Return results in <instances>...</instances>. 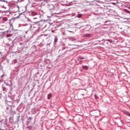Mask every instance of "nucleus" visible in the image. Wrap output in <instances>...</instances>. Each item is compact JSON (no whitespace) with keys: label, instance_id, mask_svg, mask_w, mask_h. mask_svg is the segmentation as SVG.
<instances>
[{"label":"nucleus","instance_id":"nucleus-1","mask_svg":"<svg viewBox=\"0 0 130 130\" xmlns=\"http://www.w3.org/2000/svg\"><path fill=\"white\" fill-rule=\"evenodd\" d=\"M28 21L29 22L30 29L31 30H40L39 24L38 22H32L30 19H28Z\"/></svg>","mask_w":130,"mask_h":130},{"label":"nucleus","instance_id":"nucleus-2","mask_svg":"<svg viewBox=\"0 0 130 130\" xmlns=\"http://www.w3.org/2000/svg\"><path fill=\"white\" fill-rule=\"evenodd\" d=\"M38 23L39 24L40 29H41V28H43L44 26V24H45V20H42L40 21H38Z\"/></svg>","mask_w":130,"mask_h":130},{"label":"nucleus","instance_id":"nucleus-3","mask_svg":"<svg viewBox=\"0 0 130 130\" xmlns=\"http://www.w3.org/2000/svg\"><path fill=\"white\" fill-rule=\"evenodd\" d=\"M9 32H11V31L8 30L6 31L3 32V35L5 36V37L8 38V37H11L12 36V35L11 34H9Z\"/></svg>","mask_w":130,"mask_h":130},{"label":"nucleus","instance_id":"nucleus-4","mask_svg":"<svg viewBox=\"0 0 130 130\" xmlns=\"http://www.w3.org/2000/svg\"><path fill=\"white\" fill-rule=\"evenodd\" d=\"M64 49H66V48H62L61 49H60L58 52L59 54H61V55H62V54H64V53H66V52H67V51H64Z\"/></svg>","mask_w":130,"mask_h":130},{"label":"nucleus","instance_id":"nucleus-5","mask_svg":"<svg viewBox=\"0 0 130 130\" xmlns=\"http://www.w3.org/2000/svg\"><path fill=\"white\" fill-rule=\"evenodd\" d=\"M31 16H36L35 18H34V19L39 18V16H40L39 14H37V13L34 11L31 12Z\"/></svg>","mask_w":130,"mask_h":130},{"label":"nucleus","instance_id":"nucleus-6","mask_svg":"<svg viewBox=\"0 0 130 130\" xmlns=\"http://www.w3.org/2000/svg\"><path fill=\"white\" fill-rule=\"evenodd\" d=\"M124 114H125V115H127V116H130V113L128 111H123Z\"/></svg>","mask_w":130,"mask_h":130},{"label":"nucleus","instance_id":"nucleus-7","mask_svg":"<svg viewBox=\"0 0 130 130\" xmlns=\"http://www.w3.org/2000/svg\"><path fill=\"white\" fill-rule=\"evenodd\" d=\"M69 40L70 41H76V39H75L74 37H70L69 38Z\"/></svg>","mask_w":130,"mask_h":130},{"label":"nucleus","instance_id":"nucleus-8","mask_svg":"<svg viewBox=\"0 0 130 130\" xmlns=\"http://www.w3.org/2000/svg\"><path fill=\"white\" fill-rule=\"evenodd\" d=\"M2 89H3V91H4V92H7V87H6V86H5V85L2 86Z\"/></svg>","mask_w":130,"mask_h":130},{"label":"nucleus","instance_id":"nucleus-9","mask_svg":"<svg viewBox=\"0 0 130 130\" xmlns=\"http://www.w3.org/2000/svg\"><path fill=\"white\" fill-rule=\"evenodd\" d=\"M9 24L10 26V27L13 28V23H12V21L11 20L9 21Z\"/></svg>","mask_w":130,"mask_h":130},{"label":"nucleus","instance_id":"nucleus-10","mask_svg":"<svg viewBox=\"0 0 130 130\" xmlns=\"http://www.w3.org/2000/svg\"><path fill=\"white\" fill-rule=\"evenodd\" d=\"M82 68L84 70H88L89 69V67L86 66H82Z\"/></svg>","mask_w":130,"mask_h":130},{"label":"nucleus","instance_id":"nucleus-11","mask_svg":"<svg viewBox=\"0 0 130 130\" xmlns=\"http://www.w3.org/2000/svg\"><path fill=\"white\" fill-rule=\"evenodd\" d=\"M82 15L81 14H79L76 16V18H82Z\"/></svg>","mask_w":130,"mask_h":130},{"label":"nucleus","instance_id":"nucleus-12","mask_svg":"<svg viewBox=\"0 0 130 130\" xmlns=\"http://www.w3.org/2000/svg\"><path fill=\"white\" fill-rule=\"evenodd\" d=\"M31 120H32V118L29 117L27 119V122H30V121H31Z\"/></svg>","mask_w":130,"mask_h":130},{"label":"nucleus","instance_id":"nucleus-13","mask_svg":"<svg viewBox=\"0 0 130 130\" xmlns=\"http://www.w3.org/2000/svg\"><path fill=\"white\" fill-rule=\"evenodd\" d=\"M0 2H2L3 3H6V4H8V2L6 0H0Z\"/></svg>","mask_w":130,"mask_h":130},{"label":"nucleus","instance_id":"nucleus-14","mask_svg":"<svg viewBox=\"0 0 130 130\" xmlns=\"http://www.w3.org/2000/svg\"><path fill=\"white\" fill-rule=\"evenodd\" d=\"M47 98L48 99H50V98H51V94H48Z\"/></svg>","mask_w":130,"mask_h":130},{"label":"nucleus","instance_id":"nucleus-15","mask_svg":"<svg viewBox=\"0 0 130 130\" xmlns=\"http://www.w3.org/2000/svg\"><path fill=\"white\" fill-rule=\"evenodd\" d=\"M31 112L33 113V114H35V113H36L35 109H32L31 110Z\"/></svg>","mask_w":130,"mask_h":130},{"label":"nucleus","instance_id":"nucleus-16","mask_svg":"<svg viewBox=\"0 0 130 130\" xmlns=\"http://www.w3.org/2000/svg\"><path fill=\"white\" fill-rule=\"evenodd\" d=\"M57 42V37H55L54 38V42Z\"/></svg>","mask_w":130,"mask_h":130},{"label":"nucleus","instance_id":"nucleus-17","mask_svg":"<svg viewBox=\"0 0 130 130\" xmlns=\"http://www.w3.org/2000/svg\"><path fill=\"white\" fill-rule=\"evenodd\" d=\"M106 41H109V42H110V43H112V41H111V40L107 39V40H106Z\"/></svg>","mask_w":130,"mask_h":130},{"label":"nucleus","instance_id":"nucleus-18","mask_svg":"<svg viewBox=\"0 0 130 130\" xmlns=\"http://www.w3.org/2000/svg\"><path fill=\"white\" fill-rule=\"evenodd\" d=\"M4 121V120H1L0 119V123H1V125H2V124H3V121Z\"/></svg>","mask_w":130,"mask_h":130},{"label":"nucleus","instance_id":"nucleus-19","mask_svg":"<svg viewBox=\"0 0 130 130\" xmlns=\"http://www.w3.org/2000/svg\"><path fill=\"white\" fill-rule=\"evenodd\" d=\"M3 66L2 65L0 66V70H3Z\"/></svg>","mask_w":130,"mask_h":130},{"label":"nucleus","instance_id":"nucleus-20","mask_svg":"<svg viewBox=\"0 0 130 130\" xmlns=\"http://www.w3.org/2000/svg\"><path fill=\"white\" fill-rule=\"evenodd\" d=\"M5 76H6V75L3 74L1 76V78H4V77H5Z\"/></svg>","mask_w":130,"mask_h":130},{"label":"nucleus","instance_id":"nucleus-21","mask_svg":"<svg viewBox=\"0 0 130 130\" xmlns=\"http://www.w3.org/2000/svg\"><path fill=\"white\" fill-rule=\"evenodd\" d=\"M13 61H14V62H17V59H14Z\"/></svg>","mask_w":130,"mask_h":130},{"label":"nucleus","instance_id":"nucleus-22","mask_svg":"<svg viewBox=\"0 0 130 130\" xmlns=\"http://www.w3.org/2000/svg\"><path fill=\"white\" fill-rule=\"evenodd\" d=\"M0 13H6V12L5 11H1Z\"/></svg>","mask_w":130,"mask_h":130},{"label":"nucleus","instance_id":"nucleus-23","mask_svg":"<svg viewBox=\"0 0 130 130\" xmlns=\"http://www.w3.org/2000/svg\"><path fill=\"white\" fill-rule=\"evenodd\" d=\"M5 84L6 85V86H10V85H9V84H7V83H5Z\"/></svg>","mask_w":130,"mask_h":130},{"label":"nucleus","instance_id":"nucleus-24","mask_svg":"<svg viewBox=\"0 0 130 130\" xmlns=\"http://www.w3.org/2000/svg\"><path fill=\"white\" fill-rule=\"evenodd\" d=\"M2 82H3V80H0V84H1V83H2Z\"/></svg>","mask_w":130,"mask_h":130},{"label":"nucleus","instance_id":"nucleus-25","mask_svg":"<svg viewBox=\"0 0 130 130\" xmlns=\"http://www.w3.org/2000/svg\"><path fill=\"white\" fill-rule=\"evenodd\" d=\"M62 35H66V33L62 32Z\"/></svg>","mask_w":130,"mask_h":130},{"label":"nucleus","instance_id":"nucleus-26","mask_svg":"<svg viewBox=\"0 0 130 130\" xmlns=\"http://www.w3.org/2000/svg\"><path fill=\"white\" fill-rule=\"evenodd\" d=\"M8 45H9V46H10L11 47H12V46H11V45H10V44H8Z\"/></svg>","mask_w":130,"mask_h":130},{"label":"nucleus","instance_id":"nucleus-27","mask_svg":"<svg viewBox=\"0 0 130 130\" xmlns=\"http://www.w3.org/2000/svg\"><path fill=\"white\" fill-rule=\"evenodd\" d=\"M8 40L11 41V38H8Z\"/></svg>","mask_w":130,"mask_h":130},{"label":"nucleus","instance_id":"nucleus-28","mask_svg":"<svg viewBox=\"0 0 130 130\" xmlns=\"http://www.w3.org/2000/svg\"><path fill=\"white\" fill-rule=\"evenodd\" d=\"M11 43H12V45L13 46H14V44H13V42H12Z\"/></svg>","mask_w":130,"mask_h":130},{"label":"nucleus","instance_id":"nucleus-29","mask_svg":"<svg viewBox=\"0 0 130 130\" xmlns=\"http://www.w3.org/2000/svg\"><path fill=\"white\" fill-rule=\"evenodd\" d=\"M0 130H5V129H2V128H0Z\"/></svg>","mask_w":130,"mask_h":130},{"label":"nucleus","instance_id":"nucleus-30","mask_svg":"<svg viewBox=\"0 0 130 130\" xmlns=\"http://www.w3.org/2000/svg\"><path fill=\"white\" fill-rule=\"evenodd\" d=\"M113 11V10H112V11L111 12V13H112Z\"/></svg>","mask_w":130,"mask_h":130},{"label":"nucleus","instance_id":"nucleus-31","mask_svg":"<svg viewBox=\"0 0 130 130\" xmlns=\"http://www.w3.org/2000/svg\"><path fill=\"white\" fill-rule=\"evenodd\" d=\"M69 45H70V44H69Z\"/></svg>","mask_w":130,"mask_h":130}]
</instances>
